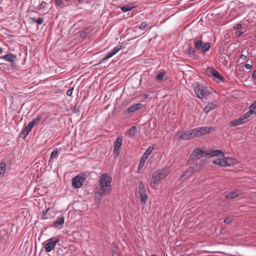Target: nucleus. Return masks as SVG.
<instances>
[{
	"mask_svg": "<svg viewBox=\"0 0 256 256\" xmlns=\"http://www.w3.org/2000/svg\"><path fill=\"white\" fill-rule=\"evenodd\" d=\"M212 36L210 34L206 33L200 38L191 39L188 42V48H210L212 46V42L205 40L204 36L209 37Z\"/></svg>",
	"mask_w": 256,
	"mask_h": 256,
	"instance_id": "nucleus-1",
	"label": "nucleus"
},
{
	"mask_svg": "<svg viewBox=\"0 0 256 256\" xmlns=\"http://www.w3.org/2000/svg\"><path fill=\"white\" fill-rule=\"evenodd\" d=\"M170 172V168L165 167L161 170H158L152 174L150 186L152 188H154L156 185L160 184L162 180L166 178Z\"/></svg>",
	"mask_w": 256,
	"mask_h": 256,
	"instance_id": "nucleus-2",
	"label": "nucleus"
},
{
	"mask_svg": "<svg viewBox=\"0 0 256 256\" xmlns=\"http://www.w3.org/2000/svg\"><path fill=\"white\" fill-rule=\"evenodd\" d=\"M112 178L106 173L102 174L100 179V186L102 190L101 194H106L112 190Z\"/></svg>",
	"mask_w": 256,
	"mask_h": 256,
	"instance_id": "nucleus-3",
	"label": "nucleus"
},
{
	"mask_svg": "<svg viewBox=\"0 0 256 256\" xmlns=\"http://www.w3.org/2000/svg\"><path fill=\"white\" fill-rule=\"evenodd\" d=\"M204 160H201L198 164H194V166H190L183 174L179 179V181L182 182L186 178L191 176L194 172L200 170L204 164Z\"/></svg>",
	"mask_w": 256,
	"mask_h": 256,
	"instance_id": "nucleus-4",
	"label": "nucleus"
},
{
	"mask_svg": "<svg viewBox=\"0 0 256 256\" xmlns=\"http://www.w3.org/2000/svg\"><path fill=\"white\" fill-rule=\"evenodd\" d=\"M184 52L194 58H201L204 56V54L208 52L209 49H183Z\"/></svg>",
	"mask_w": 256,
	"mask_h": 256,
	"instance_id": "nucleus-5",
	"label": "nucleus"
},
{
	"mask_svg": "<svg viewBox=\"0 0 256 256\" xmlns=\"http://www.w3.org/2000/svg\"><path fill=\"white\" fill-rule=\"evenodd\" d=\"M206 74L213 78L216 82H224V78L214 68H208L206 70Z\"/></svg>",
	"mask_w": 256,
	"mask_h": 256,
	"instance_id": "nucleus-6",
	"label": "nucleus"
},
{
	"mask_svg": "<svg viewBox=\"0 0 256 256\" xmlns=\"http://www.w3.org/2000/svg\"><path fill=\"white\" fill-rule=\"evenodd\" d=\"M192 130L194 137L195 138L210 134L214 130V128L212 126H203L192 129Z\"/></svg>",
	"mask_w": 256,
	"mask_h": 256,
	"instance_id": "nucleus-7",
	"label": "nucleus"
},
{
	"mask_svg": "<svg viewBox=\"0 0 256 256\" xmlns=\"http://www.w3.org/2000/svg\"><path fill=\"white\" fill-rule=\"evenodd\" d=\"M205 154H206V152L200 148H197L195 149L192 152V154L190 155L186 164H191L193 163H194V162L200 159V157L205 155Z\"/></svg>",
	"mask_w": 256,
	"mask_h": 256,
	"instance_id": "nucleus-8",
	"label": "nucleus"
},
{
	"mask_svg": "<svg viewBox=\"0 0 256 256\" xmlns=\"http://www.w3.org/2000/svg\"><path fill=\"white\" fill-rule=\"evenodd\" d=\"M194 92L196 96L200 99L209 95V92L206 87L202 84H198L194 88Z\"/></svg>",
	"mask_w": 256,
	"mask_h": 256,
	"instance_id": "nucleus-9",
	"label": "nucleus"
},
{
	"mask_svg": "<svg viewBox=\"0 0 256 256\" xmlns=\"http://www.w3.org/2000/svg\"><path fill=\"white\" fill-rule=\"evenodd\" d=\"M86 178L84 174H78L72 180V186L74 188H78L82 187Z\"/></svg>",
	"mask_w": 256,
	"mask_h": 256,
	"instance_id": "nucleus-10",
	"label": "nucleus"
},
{
	"mask_svg": "<svg viewBox=\"0 0 256 256\" xmlns=\"http://www.w3.org/2000/svg\"><path fill=\"white\" fill-rule=\"evenodd\" d=\"M60 240L57 237L52 238H50L44 246L45 251L49 252L54 249L56 244Z\"/></svg>",
	"mask_w": 256,
	"mask_h": 256,
	"instance_id": "nucleus-11",
	"label": "nucleus"
},
{
	"mask_svg": "<svg viewBox=\"0 0 256 256\" xmlns=\"http://www.w3.org/2000/svg\"><path fill=\"white\" fill-rule=\"evenodd\" d=\"M154 150V147L150 146L144 154L140 160L138 164V170L140 172V170L144 166L146 160L148 158L152 150Z\"/></svg>",
	"mask_w": 256,
	"mask_h": 256,
	"instance_id": "nucleus-12",
	"label": "nucleus"
},
{
	"mask_svg": "<svg viewBox=\"0 0 256 256\" xmlns=\"http://www.w3.org/2000/svg\"><path fill=\"white\" fill-rule=\"evenodd\" d=\"M122 138L120 136H118L114 142V154L116 156H118L120 154L119 149L122 146Z\"/></svg>",
	"mask_w": 256,
	"mask_h": 256,
	"instance_id": "nucleus-13",
	"label": "nucleus"
},
{
	"mask_svg": "<svg viewBox=\"0 0 256 256\" xmlns=\"http://www.w3.org/2000/svg\"><path fill=\"white\" fill-rule=\"evenodd\" d=\"M246 119L244 118L243 115H242L239 118L235 119L230 122L229 125L230 126H238L241 124H246Z\"/></svg>",
	"mask_w": 256,
	"mask_h": 256,
	"instance_id": "nucleus-14",
	"label": "nucleus"
},
{
	"mask_svg": "<svg viewBox=\"0 0 256 256\" xmlns=\"http://www.w3.org/2000/svg\"><path fill=\"white\" fill-rule=\"evenodd\" d=\"M34 126V124L32 121L30 122L24 129L21 132L20 136L22 138H25L31 132Z\"/></svg>",
	"mask_w": 256,
	"mask_h": 256,
	"instance_id": "nucleus-15",
	"label": "nucleus"
},
{
	"mask_svg": "<svg viewBox=\"0 0 256 256\" xmlns=\"http://www.w3.org/2000/svg\"><path fill=\"white\" fill-rule=\"evenodd\" d=\"M192 130L184 132L182 134L180 135L178 140H189L194 138Z\"/></svg>",
	"mask_w": 256,
	"mask_h": 256,
	"instance_id": "nucleus-16",
	"label": "nucleus"
},
{
	"mask_svg": "<svg viewBox=\"0 0 256 256\" xmlns=\"http://www.w3.org/2000/svg\"><path fill=\"white\" fill-rule=\"evenodd\" d=\"M120 49H112L110 52H108L102 58L101 62H105L108 59L112 58L113 56L116 54Z\"/></svg>",
	"mask_w": 256,
	"mask_h": 256,
	"instance_id": "nucleus-17",
	"label": "nucleus"
},
{
	"mask_svg": "<svg viewBox=\"0 0 256 256\" xmlns=\"http://www.w3.org/2000/svg\"><path fill=\"white\" fill-rule=\"evenodd\" d=\"M143 106V104L141 103H138L133 106H130L126 109V112L130 114L136 111L137 110L141 108Z\"/></svg>",
	"mask_w": 256,
	"mask_h": 256,
	"instance_id": "nucleus-18",
	"label": "nucleus"
},
{
	"mask_svg": "<svg viewBox=\"0 0 256 256\" xmlns=\"http://www.w3.org/2000/svg\"><path fill=\"white\" fill-rule=\"evenodd\" d=\"M64 216H61L58 220H56L54 224L52 226L56 228L60 229L62 228V226L64 224Z\"/></svg>",
	"mask_w": 256,
	"mask_h": 256,
	"instance_id": "nucleus-19",
	"label": "nucleus"
},
{
	"mask_svg": "<svg viewBox=\"0 0 256 256\" xmlns=\"http://www.w3.org/2000/svg\"><path fill=\"white\" fill-rule=\"evenodd\" d=\"M16 58V56L12 54H8L0 57L1 59H4L8 62H13Z\"/></svg>",
	"mask_w": 256,
	"mask_h": 256,
	"instance_id": "nucleus-20",
	"label": "nucleus"
},
{
	"mask_svg": "<svg viewBox=\"0 0 256 256\" xmlns=\"http://www.w3.org/2000/svg\"><path fill=\"white\" fill-rule=\"evenodd\" d=\"M216 105L213 102H208L204 109V112L206 113H208L210 110H214L216 108Z\"/></svg>",
	"mask_w": 256,
	"mask_h": 256,
	"instance_id": "nucleus-21",
	"label": "nucleus"
},
{
	"mask_svg": "<svg viewBox=\"0 0 256 256\" xmlns=\"http://www.w3.org/2000/svg\"><path fill=\"white\" fill-rule=\"evenodd\" d=\"M222 154V152L220 150H212L209 151V152H206L205 154L206 156H217L220 154Z\"/></svg>",
	"mask_w": 256,
	"mask_h": 256,
	"instance_id": "nucleus-22",
	"label": "nucleus"
},
{
	"mask_svg": "<svg viewBox=\"0 0 256 256\" xmlns=\"http://www.w3.org/2000/svg\"><path fill=\"white\" fill-rule=\"evenodd\" d=\"M140 201L142 203L145 204L148 200V196L146 191L140 192Z\"/></svg>",
	"mask_w": 256,
	"mask_h": 256,
	"instance_id": "nucleus-23",
	"label": "nucleus"
},
{
	"mask_svg": "<svg viewBox=\"0 0 256 256\" xmlns=\"http://www.w3.org/2000/svg\"><path fill=\"white\" fill-rule=\"evenodd\" d=\"M54 2L56 6L60 8H64L66 6L63 2V0H54Z\"/></svg>",
	"mask_w": 256,
	"mask_h": 256,
	"instance_id": "nucleus-24",
	"label": "nucleus"
},
{
	"mask_svg": "<svg viewBox=\"0 0 256 256\" xmlns=\"http://www.w3.org/2000/svg\"><path fill=\"white\" fill-rule=\"evenodd\" d=\"M239 196V192H229L227 195L226 197L228 198H234Z\"/></svg>",
	"mask_w": 256,
	"mask_h": 256,
	"instance_id": "nucleus-25",
	"label": "nucleus"
},
{
	"mask_svg": "<svg viewBox=\"0 0 256 256\" xmlns=\"http://www.w3.org/2000/svg\"><path fill=\"white\" fill-rule=\"evenodd\" d=\"M134 7L131 6L130 4H128L122 6L121 8V10L124 12H127L132 10Z\"/></svg>",
	"mask_w": 256,
	"mask_h": 256,
	"instance_id": "nucleus-26",
	"label": "nucleus"
},
{
	"mask_svg": "<svg viewBox=\"0 0 256 256\" xmlns=\"http://www.w3.org/2000/svg\"><path fill=\"white\" fill-rule=\"evenodd\" d=\"M6 170V164L4 162H2L0 163V174H4Z\"/></svg>",
	"mask_w": 256,
	"mask_h": 256,
	"instance_id": "nucleus-27",
	"label": "nucleus"
},
{
	"mask_svg": "<svg viewBox=\"0 0 256 256\" xmlns=\"http://www.w3.org/2000/svg\"><path fill=\"white\" fill-rule=\"evenodd\" d=\"M224 162L225 163L224 167L230 166L232 163V159L230 158H223Z\"/></svg>",
	"mask_w": 256,
	"mask_h": 256,
	"instance_id": "nucleus-28",
	"label": "nucleus"
},
{
	"mask_svg": "<svg viewBox=\"0 0 256 256\" xmlns=\"http://www.w3.org/2000/svg\"><path fill=\"white\" fill-rule=\"evenodd\" d=\"M213 163L216 165L223 166V167H224V164H224L225 163L224 162L223 158L216 160L213 162Z\"/></svg>",
	"mask_w": 256,
	"mask_h": 256,
	"instance_id": "nucleus-29",
	"label": "nucleus"
},
{
	"mask_svg": "<svg viewBox=\"0 0 256 256\" xmlns=\"http://www.w3.org/2000/svg\"><path fill=\"white\" fill-rule=\"evenodd\" d=\"M255 114L254 110L252 109H250V110L245 113L244 114H242L244 118L246 119L250 117L252 114Z\"/></svg>",
	"mask_w": 256,
	"mask_h": 256,
	"instance_id": "nucleus-30",
	"label": "nucleus"
},
{
	"mask_svg": "<svg viewBox=\"0 0 256 256\" xmlns=\"http://www.w3.org/2000/svg\"><path fill=\"white\" fill-rule=\"evenodd\" d=\"M220 61L222 63L224 66L228 67V60L226 58L225 56H222L220 58Z\"/></svg>",
	"mask_w": 256,
	"mask_h": 256,
	"instance_id": "nucleus-31",
	"label": "nucleus"
},
{
	"mask_svg": "<svg viewBox=\"0 0 256 256\" xmlns=\"http://www.w3.org/2000/svg\"><path fill=\"white\" fill-rule=\"evenodd\" d=\"M42 120V116L40 115H38L36 117L33 119L32 122L35 125L36 124L38 123L40 120Z\"/></svg>",
	"mask_w": 256,
	"mask_h": 256,
	"instance_id": "nucleus-32",
	"label": "nucleus"
},
{
	"mask_svg": "<svg viewBox=\"0 0 256 256\" xmlns=\"http://www.w3.org/2000/svg\"><path fill=\"white\" fill-rule=\"evenodd\" d=\"M46 3L42 1V2L39 4V6H38L37 8L38 10H42V9L46 7Z\"/></svg>",
	"mask_w": 256,
	"mask_h": 256,
	"instance_id": "nucleus-33",
	"label": "nucleus"
},
{
	"mask_svg": "<svg viewBox=\"0 0 256 256\" xmlns=\"http://www.w3.org/2000/svg\"><path fill=\"white\" fill-rule=\"evenodd\" d=\"M139 192L142 191H146L144 184L142 182H139L138 184Z\"/></svg>",
	"mask_w": 256,
	"mask_h": 256,
	"instance_id": "nucleus-34",
	"label": "nucleus"
},
{
	"mask_svg": "<svg viewBox=\"0 0 256 256\" xmlns=\"http://www.w3.org/2000/svg\"><path fill=\"white\" fill-rule=\"evenodd\" d=\"M130 134H134L137 132V128L135 126H133L130 128Z\"/></svg>",
	"mask_w": 256,
	"mask_h": 256,
	"instance_id": "nucleus-35",
	"label": "nucleus"
},
{
	"mask_svg": "<svg viewBox=\"0 0 256 256\" xmlns=\"http://www.w3.org/2000/svg\"><path fill=\"white\" fill-rule=\"evenodd\" d=\"M147 26L146 22H142L138 26V28L142 30H144Z\"/></svg>",
	"mask_w": 256,
	"mask_h": 256,
	"instance_id": "nucleus-36",
	"label": "nucleus"
},
{
	"mask_svg": "<svg viewBox=\"0 0 256 256\" xmlns=\"http://www.w3.org/2000/svg\"><path fill=\"white\" fill-rule=\"evenodd\" d=\"M164 74L162 72H159L156 75V79L158 80H162L164 78Z\"/></svg>",
	"mask_w": 256,
	"mask_h": 256,
	"instance_id": "nucleus-37",
	"label": "nucleus"
},
{
	"mask_svg": "<svg viewBox=\"0 0 256 256\" xmlns=\"http://www.w3.org/2000/svg\"><path fill=\"white\" fill-rule=\"evenodd\" d=\"M34 22H36L38 24H42L44 22V19L41 18H39L38 19L34 20H33Z\"/></svg>",
	"mask_w": 256,
	"mask_h": 256,
	"instance_id": "nucleus-38",
	"label": "nucleus"
},
{
	"mask_svg": "<svg viewBox=\"0 0 256 256\" xmlns=\"http://www.w3.org/2000/svg\"><path fill=\"white\" fill-rule=\"evenodd\" d=\"M242 28V25L240 24H238L233 26V29L235 30H238Z\"/></svg>",
	"mask_w": 256,
	"mask_h": 256,
	"instance_id": "nucleus-39",
	"label": "nucleus"
},
{
	"mask_svg": "<svg viewBox=\"0 0 256 256\" xmlns=\"http://www.w3.org/2000/svg\"><path fill=\"white\" fill-rule=\"evenodd\" d=\"M58 154V150H53L50 154V159H52L53 158L56 156Z\"/></svg>",
	"mask_w": 256,
	"mask_h": 256,
	"instance_id": "nucleus-40",
	"label": "nucleus"
},
{
	"mask_svg": "<svg viewBox=\"0 0 256 256\" xmlns=\"http://www.w3.org/2000/svg\"><path fill=\"white\" fill-rule=\"evenodd\" d=\"M232 221V218H230V217H228L226 218L224 220V222L225 223V224H229Z\"/></svg>",
	"mask_w": 256,
	"mask_h": 256,
	"instance_id": "nucleus-41",
	"label": "nucleus"
},
{
	"mask_svg": "<svg viewBox=\"0 0 256 256\" xmlns=\"http://www.w3.org/2000/svg\"><path fill=\"white\" fill-rule=\"evenodd\" d=\"M244 31L238 30L235 32V34L237 36H240L244 33Z\"/></svg>",
	"mask_w": 256,
	"mask_h": 256,
	"instance_id": "nucleus-42",
	"label": "nucleus"
},
{
	"mask_svg": "<svg viewBox=\"0 0 256 256\" xmlns=\"http://www.w3.org/2000/svg\"><path fill=\"white\" fill-rule=\"evenodd\" d=\"M250 109L253 110L256 109V101L254 102L250 106Z\"/></svg>",
	"mask_w": 256,
	"mask_h": 256,
	"instance_id": "nucleus-43",
	"label": "nucleus"
},
{
	"mask_svg": "<svg viewBox=\"0 0 256 256\" xmlns=\"http://www.w3.org/2000/svg\"><path fill=\"white\" fill-rule=\"evenodd\" d=\"M73 88H70L67 90L66 94L68 96H71L72 94Z\"/></svg>",
	"mask_w": 256,
	"mask_h": 256,
	"instance_id": "nucleus-44",
	"label": "nucleus"
},
{
	"mask_svg": "<svg viewBox=\"0 0 256 256\" xmlns=\"http://www.w3.org/2000/svg\"><path fill=\"white\" fill-rule=\"evenodd\" d=\"M244 68L247 70H250L252 68V66L249 64H244Z\"/></svg>",
	"mask_w": 256,
	"mask_h": 256,
	"instance_id": "nucleus-45",
	"label": "nucleus"
},
{
	"mask_svg": "<svg viewBox=\"0 0 256 256\" xmlns=\"http://www.w3.org/2000/svg\"><path fill=\"white\" fill-rule=\"evenodd\" d=\"M246 58V55L242 54L241 56H240V58L242 60H244Z\"/></svg>",
	"mask_w": 256,
	"mask_h": 256,
	"instance_id": "nucleus-46",
	"label": "nucleus"
},
{
	"mask_svg": "<svg viewBox=\"0 0 256 256\" xmlns=\"http://www.w3.org/2000/svg\"><path fill=\"white\" fill-rule=\"evenodd\" d=\"M252 78H256V70H254V72H253V74H252Z\"/></svg>",
	"mask_w": 256,
	"mask_h": 256,
	"instance_id": "nucleus-47",
	"label": "nucleus"
},
{
	"mask_svg": "<svg viewBox=\"0 0 256 256\" xmlns=\"http://www.w3.org/2000/svg\"><path fill=\"white\" fill-rule=\"evenodd\" d=\"M149 96H150V94H146L144 95V98H148Z\"/></svg>",
	"mask_w": 256,
	"mask_h": 256,
	"instance_id": "nucleus-48",
	"label": "nucleus"
},
{
	"mask_svg": "<svg viewBox=\"0 0 256 256\" xmlns=\"http://www.w3.org/2000/svg\"><path fill=\"white\" fill-rule=\"evenodd\" d=\"M80 3H82L83 2V0H77Z\"/></svg>",
	"mask_w": 256,
	"mask_h": 256,
	"instance_id": "nucleus-49",
	"label": "nucleus"
},
{
	"mask_svg": "<svg viewBox=\"0 0 256 256\" xmlns=\"http://www.w3.org/2000/svg\"><path fill=\"white\" fill-rule=\"evenodd\" d=\"M52 161H53L52 159H50V158L48 162H50Z\"/></svg>",
	"mask_w": 256,
	"mask_h": 256,
	"instance_id": "nucleus-50",
	"label": "nucleus"
},
{
	"mask_svg": "<svg viewBox=\"0 0 256 256\" xmlns=\"http://www.w3.org/2000/svg\"><path fill=\"white\" fill-rule=\"evenodd\" d=\"M2 48H0V53L2 52Z\"/></svg>",
	"mask_w": 256,
	"mask_h": 256,
	"instance_id": "nucleus-51",
	"label": "nucleus"
},
{
	"mask_svg": "<svg viewBox=\"0 0 256 256\" xmlns=\"http://www.w3.org/2000/svg\"><path fill=\"white\" fill-rule=\"evenodd\" d=\"M151 256H158L153 254H152Z\"/></svg>",
	"mask_w": 256,
	"mask_h": 256,
	"instance_id": "nucleus-52",
	"label": "nucleus"
},
{
	"mask_svg": "<svg viewBox=\"0 0 256 256\" xmlns=\"http://www.w3.org/2000/svg\"><path fill=\"white\" fill-rule=\"evenodd\" d=\"M116 256H120L119 255H117Z\"/></svg>",
	"mask_w": 256,
	"mask_h": 256,
	"instance_id": "nucleus-53",
	"label": "nucleus"
},
{
	"mask_svg": "<svg viewBox=\"0 0 256 256\" xmlns=\"http://www.w3.org/2000/svg\"><path fill=\"white\" fill-rule=\"evenodd\" d=\"M113 256H114V255L113 254Z\"/></svg>",
	"mask_w": 256,
	"mask_h": 256,
	"instance_id": "nucleus-54",
	"label": "nucleus"
}]
</instances>
